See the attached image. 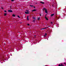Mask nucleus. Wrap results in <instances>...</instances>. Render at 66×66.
I'll use <instances>...</instances> for the list:
<instances>
[{
	"mask_svg": "<svg viewBox=\"0 0 66 66\" xmlns=\"http://www.w3.org/2000/svg\"><path fill=\"white\" fill-rule=\"evenodd\" d=\"M65 65H66V64H65Z\"/></svg>",
	"mask_w": 66,
	"mask_h": 66,
	"instance_id": "473e14b6",
	"label": "nucleus"
},
{
	"mask_svg": "<svg viewBox=\"0 0 66 66\" xmlns=\"http://www.w3.org/2000/svg\"><path fill=\"white\" fill-rule=\"evenodd\" d=\"M8 12H9L10 13H12V12L13 11L11 10H9L8 11Z\"/></svg>",
	"mask_w": 66,
	"mask_h": 66,
	"instance_id": "f03ea898",
	"label": "nucleus"
},
{
	"mask_svg": "<svg viewBox=\"0 0 66 66\" xmlns=\"http://www.w3.org/2000/svg\"><path fill=\"white\" fill-rule=\"evenodd\" d=\"M12 9V8H11V9H10V10H11Z\"/></svg>",
	"mask_w": 66,
	"mask_h": 66,
	"instance_id": "7c9ffc66",
	"label": "nucleus"
},
{
	"mask_svg": "<svg viewBox=\"0 0 66 66\" xmlns=\"http://www.w3.org/2000/svg\"><path fill=\"white\" fill-rule=\"evenodd\" d=\"M29 20V16H28L27 17V20L28 21Z\"/></svg>",
	"mask_w": 66,
	"mask_h": 66,
	"instance_id": "0eeeda50",
	"label": "nucleus"
},
{
	"mask_svg": "<svg viewBox=\"0 0 66 66\" xmlns=\"http://www.w3.org/2000/svg\"><path fill=\"white\" fill-rule=\"evenodd\" d=\"M28 26H30V24H27Z\"/></svg>",
	"mask_w": 66,
	"mask_h": 66,
	"instance_id": "5701e85b",
	"label": "nucleus"
},
{
	"mask_svg": "<svg viewBox=\"0 0 66 66\" xmlns=\"http://www.w3.org/2000/svg\"><path fill=\"white\" fill-rule=\"evenodd\" d=\"M1 9H3V7H1Z\"/></svg>",
	"mask_w": 66,
	"mask_h": 66,
	"instance_id": "b1692460",
	"label": "nucleus"
},
{
	"mask_svg": "<svg viewBox=\"0 0 66 66\" xmlns=\"http://www.w3.org/2000/svg\"><path fill=\"white\" fill-rule=\"evenodd\" d=\"M34 8H35V7H34Z\"/></svg>",
	"mask_w": 66,
	"mask_h": 66,
	"instance_id": "c85d7f7f",
	"label": "nucleus"
},
{
	"mask_svg": "<svg viewBox=\"0 0 66 66\" xmlns=\"http://www.w3.org/2000/svg\"><path fill=\"white\" fill-rule=\"evenodd\" d=\"M33 19H36V18L35 17H32V18Z\"/></svg>",
	"mask_w": 66,
	"mask_h": 66,
	"instance_id": "9b49d317",
	"label": "nucleus"
},
{
	"mask_svg": "<svg viewBox=\"0 0 66 66\" xmlns=\"http://www.w3.org/2000/svg\"><path fill=\"white\" fill-rule=\"evenodd\" d=\"M47 35V33H45V35Z\"/></svg>",
	"mask_w": 66,
	"mask_h": 66,
	"instance_id": "f3484780",
	"label": "nucleus"
},
{
	"mask_svg": "<svg viewBox=\"0 0 66 66\" xmlns=\"http://www.w3.org/2000/svg\"><path fill=\"white\" fill-rule=\"evenodd\" d=\"M43 11H45V8H43Z\"/></svg>",
	"mask_w": 66,
	"mask_h": 66,
	"instance_id": "9d476101",
	"label": "nucleus"
},
{
	"mask_svg": "<svg viewBox=\"0 0 66 66\" xmlns=\"http://www.w3.org/2000/svg\"><path fill=\"white\" fill-rule=\"evenodd\" d=\"M36 11V10L35 9H34L32 10V12H34L35 11Z\"/></svg>",
	"mask_w": 66,
	"mask_h": 66,
	"instance_id": "39448f33",
	"label": "nucleus"
},
{
	"mask_svg": "<svg viewBox=\"0 0 66 66\" xmlns=\"http://www.w3.org/2000/svg\"><path fill=\"white\" fill-rule=\"evenodd\" d=\"M50 26H49V27H46V28H49V27H50Z\"/></svg>",
	"mask_w": 66,
	"mask_h": 66,
	"instance_id": "6ab92c4d",
	"label": "nucleus"
},
{
	"mask_svg": "<svg viewBox=\"0 0 66 66\" xmlns=\"http://www.w3.org/2000/svg\"><path fill=\"white\" fill-rule=\"evenodd\" d=\"M64 63V64H65H65H66V63Z\"/></svg>",
	"mask_w": 66,
	"mask_h": 66,
	"instance_id": "393cba45",
	"label": "nucleus"
},
{
	"mask_svg": "<svg viewBox=\"0 0 66 66\" xmlns=\"http://www.w3.org/2000/svg\"><path fill=\"white\" fill-rule=\"evenodd\" d=\"M12 16H13V17H15V16H16V15H15L14 14H12Z\"/></svg>",
	"mask_w": 66,
	"mask_h": 66,
	"instance_id": "423d86ee",
	"label": "nucleus"
},
{
	"mask_svg": "<svg viewBox=\"0 0 66 66\" xmlns=\"http://www.w3.org/2000/svg\"><path fill=\"white\" fill-rule=\"evenodd\" d=\"M26 11V12H25V14H29V12H30V11L29 10H27Z\"/></svg>",
	"mask_w": 66,
	"mask_h": 66,
	"instance_id": "f257e3e1",
	"label": "nucleus"
},
{
	"mask_svg": "<svg viewBox=\"0 0 66 66\" xmlns=\"http://www.w3.org/2000/svg\"><path fill=\"white\" fill-rule=\"evenodd\" d=\"M36 4H37V3H36Z\"/></svg>",
	"mask_w": 66,
	"mask_h": 66,
	"instance_id": "2f4dec72",
	"label": "nucleus"
},
{
	"mask_svg": "<svg viewBox=\"0 0 66 66\" xmlns=\"http://www.w3.org/2000/svg\"><path fill=\"white\" fill-rule=\"evenodd\" d=\"M44 37H46V35H44Z\"/></svg>",
	"mask_w": 66,
	"mask_h": 66,
	"instance_id": "a211bd4d",
	"label": "nucleus"
},
{
	"mask_svg": "<svg viewBox=\"0 0 66 66\" xmlns=\"http://www.w3.org/2000/svg\"><path fill=\"white\" fill-rule=\"evenodd\" d=\"M4 12H6V11L5 10V11H4Z\"/></svg>",
	"mask_w": 66,
	"mask_h": 66,
	"instance_id": "412c9836",
	"label": "nucleus"
},
{
	"mask_svg": "<svg viewBox=\"0 0 66 66\" xmlns=\"http://www.w3.org/2000/svg\"><path fill=\"white\" fill-rule=\"evenodd\" d=\"M40 3H42V4H45V3H44L42 2H40Z\"/></svg>",
	"mask_w": 66,
	"mask_h": 66,
	"instance_id": "1a4fd4ad",
	"label": "nucleus"
},
{
	"mask_svg": "<svg viewBox=\"0 0 66 66\" xmlns=\"http://www.w3.org/2000/svg\"><path fill=\"white\" fill-rule=\"evenodd\" d=\"M54 15V14H51V16H53V15Z\"/></svg>",
	"mask_w": 66,
	"mask_h": 66,
	"instance_id": "6e6552de",
	"label": "nucleus"
},
{
	"mask_svg": "<svg viewBox=\"0 0 66 66\" xmlns=\"http://www.w3.org/2000/svg\"><path fill=\"white\" fill-rule=\"evenodd\" d=\"M30 6H33V5H30Z\"/></svg>",
	"mask_w": 66,
	"mask_h": 66,
	"instance_id": "aec40b11",
	"label": "nucleus"
},
{
	"mask_svg": "<svg viewBox=\"0 0 66 66\" xmlns=\"http://www.w3.org/2000/svg\"><path fill=\"white\" fill-rule=\"evenodd\" d=\"M45 12L46 13H47V14L48 13V12H47V9H45Z\"/></svg>",
	"mask_w": 66,
	"mask_h": 66,
	"instance_id": "7ed1b4c3",
	"label": "nucleus"
},
{
	"mask_svg": "<svg viewBox=\"0 0 66 66\" xmlns=\"http://www.w3.org/2000/svg\"><path fill=\"white\" fill-rule=\"evenodd\" d=\"M45 18L46 20H48V18L46 17V16H45Z\"/></svg>",
	"mask_w": 66,
	"mask_h": 66,
	"instance_id": "20e7f679",
	"label": "nucleus"
},
{
	"mask_svg": "<svg viewBox=\"0 0 66 66\" xmlns=\"http://www.w3.org/2000/svg\"><path fill=\"white\" fill-rule=\"evenodd\" d=\"M35 36H36V35H35Z\"/></svg>",
	"mask_w": 66,
	"mask_h": 66,
	"instance_id": "c756f323",
	"label": "nucleus"
},
{
	"mask_svg": "<svg viewBox=\"0 0 66 66\" xmlns=\"http://www.w3.org/2000/svg\"><path fill=\"white\" fill-rule=\"evenodd\" d=\"M10 8H12V7L11 6H10Z\"/></svg>",
	"mask_w": 66,
	"mask_h": 66,
	"instance_id": "cd10ccee",
	"label": "nucleus"
},
{
	"mask_svg": "<svg viewBox=\"0 0 66 66\" xmlns=\"http://www.w3.org/2000/svg\"><path fill=\"white\" fill-rule=\"evenodd\" d=\"M40 19V18H39V17H38L37 18V19L38 20H39Z\"/></svg>",
	"mask_w": 66,
	"mask_h": 66,
	"instance_id": "f8f14e48",
	"label": "nucleus"
},
{
	"mask_svg": "<svg viewBox=\"0 0 66 66\" xmlns=\"http://www.w3.org/2000/svg\"><path fill=\"white\" fill-rule=\"evenodd\" d=\"M44 29H45V28H43L41 29V30H44Z\"/></svg>",
	"mask_w": 66,
	"mask_h": 66,
	"instance_id": "dca6fc26",
	"label": "nucleus"
},
{
	"mask_svg": "<svg viewBox=\"0 0 66 66\" xmlns=\"http://www.w3.org/2000/svg\"><path fill=\"white\" fill-rule=\"evenodd\" d=\"M40 16H42V15L41 14H40Z\"/></svg>",
	"mask_w": 66,
	"mask_h": 66,
	"instance_id": "a878e982",
	"label": "nucleus"
},
{
	"mask_svg": "<svg viewBox=\"0 0 66 66\" xmlns=\"http://www.w3.org/2000/svg\"><path fill=\"white\" fill-rule=\"evenodd\" d=\"M6 13H5L4 14V15L5 16H6Z\"/></svg>",
	"mask_w": 66,
	"mask_h": 66,
	"instance_id": "ddd939ff",
	"label": "nucleus"
},
{
	"mask_svg": "<svg viewBox=\"0 0 66 66\" xmlns=\"http://www.w3.org/2000/svg\"><path fill=\"white\" fill-rule=\"evenodd\" d=\"M17 17H19V18H20V16H19V15H18V16H17Z\"/></svg>",
	"mask_w": 66,
	"mask_h": 66,
	"instance_id": "4468645a",
	"label": "nucleus"
},
{
	"mask_svg": "<svg viewBox=\"0 0 66 66\" xmlns=\"http://www.w3.org/2000/svg\"><path fill=\"white\" fill-rule=\"evenodd\" d=\"M51 24H52V22H51Z\"/></svg>",
	"mask_w": 66,
	"mask_h": 66,
	"instance_id": "4be33fe9",
	"label": "nucleus"
},
{
	"mask_svg": "<svg viewBox=\"0 0 66 66\" xmlns=\"http://www.w3.org/2000/svg\"><path fill=\"white\" fill-rule=\"evenodd\" d=\"M11 1L12 2H14V0H11Z\"/></svg>",
	"mask_w": 66,
	"mask_h": 66,
	"instance_id": "2eb2a0df",
	"label": "nucleus"
},
{
	"mask_svg": "<svg viewBox=\"0 0 66 66\" xmlns=\"http://www.w3.org/2000/svg\"><path fill=\"white\" fill-rule=\"evenodd\" d=\"M33 22H34V21H35V20H34V21H33Z\"/></svg>",
	"mask_w": 66,
	"mask_h": 66,
	"instance_id": "bb28decb",
	"label": "nucleus"
}]
</instances>
